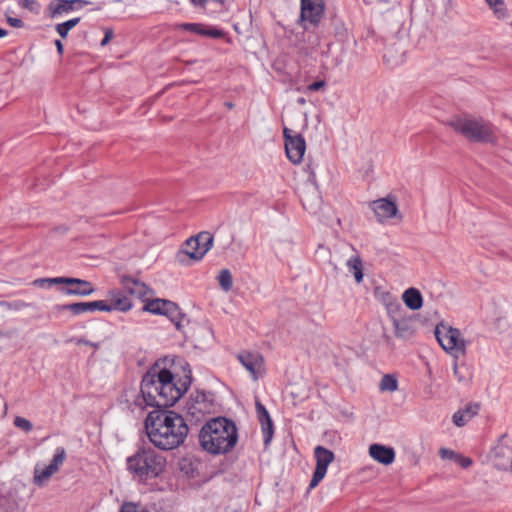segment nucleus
Instances as JSON below:
<instances>
[{
  "label": "nucleus",
  "instance_id": "obj_36",
  "mask_svg": "<svg viewBox=\"0 0 512 512\" xmlns=\"http://www.w3.org/2000/svg\"><path fill=\"white\" fill-rule=\"evenodd\" d=\"M182 29L186 31H190L195 34L203 35L204 25L199 23H183L180 26Z\"/></svg>",
  "mask_w": 512,
  "mask_h": 512
},
{
  "label": "nucleus",
  "instance_id": "obj_18",
  "mask_svg": "<svg viewBox=\"0 0 512 512\" xmlns=\"http://www.w3.org/2000/svg\"><path fill=\"white\" fill-rule=\"evenodd\" d=\"M369 455L378 463L390 465L395 460V451L392 447L381 444H372L369 447Z\"/></svg>",
  "mask_w": 512,
  "mask_h": 512
},
{
  "label": "nucleus",
  "instance_id": "obj_7",
  "mask_svg": "<svg viewBox=\"0 0 512 512\" xmlns=\"http://www.w3.org/2000/svg\"><path fill=\"white\" fill-rule=\"evenodd\" d=\"M435 337L440 346L454 358L466 354V341L459 329L440 324L435 328Z\"/></svg>",
  "mask_w": 512,
  "mask_h": 512
},
{
  "label": "nucleus",
  "instance_id": "obj_21",
  "mask_svg": "<svg viewBox=\"0 0 512 512\" xmlns=\"http://www.w3.org/2000/svg\"><path fill=\"white\" fill-rule=\"evenodd\" d=\"M402 300L407 308L419 310L423 305V297L420 291L414 287L408 288L402 294Z\"/></svg>",
  "mask_w": 512,
  "mask_h": 512
},
{
  "label": "nucleus",
  "instance_id": "obj_11",
  "mask_svg": "<svg viewBox=\"0 0 512 512\" xmlns=\"http://www.w3.org/2000/svg\"><path fill=\"white\" fill-rule=\"evenodd\" d=\"M325 4L323 0H301L300 21L304 29L310 25L316 26L323 17Z\"/></svg>",
  "mask_w": 512,
  "mask_h": 512
},
{
  "label": "nucleus",
  "instance_id": "obj_37",
  "mask_svg": "<svg viewBox=\"0 0 512 512\" xmlns=\"http://www.w3.org/2000/svg\"><path fill=\"white\" fill-rule=\"evenodd\" d=\"M19 6L31 12H38L39 4L36 0H19Z\"/></svg>",
  "mask_w": 512,
  "mask_h": 512
},
{
  "label": "nucleus",
  "instance_id": "obj_57",
  "mask_svg": "<svg viewBox=\"0 0 512 512\" xmlns=\"http://www.w3.org/2000/svg\"><path fill=\"white\" fill-rule=\"evenodd\" d=\"M28 306H29V305H28L27 303H25V302H21V303L19 304V307H28Z\"/></svg>",
  "mask_w": 512,
  "mask_h": 512
},
{
  "label": "nucleus",
  "instance_id": "obj_27",
  "mask_svg": "<svg viewBox=\"0 0 512 512\" xmlns=\"http://www.w3.org/2000/svg\"><path fill=\"white\" fill-rule=\"evenodd\" d=\"M488 6L493 10L494 15L498 19L507 17V9L503 0H485Z\"/></svg>",
  "mask_w": 512,
  "mask_h": 512
},
{
  "label": "nucleus",
  "instance_id": "obj_24",
  "mask_svg": "<svg viewBox=\"0 0 512 512\" xmlns=\"http://www.w3.org/2000/svg\"><path fill=\"white\" fill-rule=\"evenodd\" d=\"M87 4H89V2L86 0H59L57 6L53 10V15L62 12H69L75 8H81Z\"/></svg>",
  "mask_w": 512,
  "mask_h": 512
},
{
  "label": "nucleus",
  "instance_id": "obj_45",
  "mask_svg": "<svg viewBox=\"0 0 512 512\" xmlns=\"http://www.w3.org/2000/svg\"><path fill=\"white\" fill-rule=\"evenodd\" d=\"M478 410H479V405L478 404H474V405H469L467 406L463 412L464 414L468 417V418H472L474 415H476L478 413Z\"/></svg>",
  "mask_w": 512,
  "mask_h": 512
},
{
  "label": "nucleus",
  "instance_id": "obj_31",
  "mask_svg": "<svg viewBox=\"0 0 512 512\" xmlns=\"http://www.w3.org/2000/svg\"><path fill=\"white\" fill-rule=\"evenodd\" d=\"M65 459H66L65 449L63 447H58L56 449L55 455L49 465L54 469L55 472H57L59 470V467L65 461Z\"/></svg>",
  "mask_w": 512,
  "mask_h": 512
},
{
  "label": "nucleus",
  "instance_id": "obj_49",
  "mask_svg": "<svg viewBox=\"0 0 512 512\" xmlns=\"http://www.w3.org/2000/svg\"><path fill=\"white\" fill-rule=\"evenodd\" d=\"M453 373L457 377L459 382H463L466 380V377L460 373V368L456 361L453 364Z\"/></svg>",
  "mask_w": 512,
  "mask_h": 512
},
{
  "label": "nucleus",
  "instance_id": "obj_46",
  "mask_svg": "<svg viewBox=\"0 0 512 512\" xmlns=\"http://www.w3.org/2000/svg\"><path fill=\"white\" fill-rule=\"evenodd\" d=\"M326 83L323 80L315 81L307 86L308 91H318L325 87Z\"/></svg>",
  "mask_w": 512,
  "mask_h": 512
},
{
  "label": "nucleus",
  "instance_id": "obj_42",
  "mask_svg": "<svg viewBox=\"0 0 512 512\" xmlns=\"http://www.w3.org/2000/svg\"><path fill=\"white\" fill-rule=\"evenodd\" d=\"M455 462L458 463L462 468H468L472 465L473 461L469 457H465L461 454H458Z\"/></svg>",
  "mask_w": 512,
  "mask_h": 512
},
{
  "label": "nucleus",
  "instance_id": "obj_29",
  "mask_svg": "<svg viewBox=\"0 0 512 512\" xmlns=\"http://www.w3.org/2000/svg\"><path fill=\"white\" fill-rule=\"evenodd\" d=\"M219 285L222 290L225 292H228L232 289L233 286V277L228 269H223L219 272V275L217 277Z\"/></svg>",
  "mask_w": 512,
  "mask_h": 512
},
{
  "label": "nucleus",
  "instance_id": "obj_20",
  "mask_svg": "<svg viewBox=\"0 0 512 512\" xmlns=\"http://www.w3.org/2000/svg\"><path fill=\"white\" fill-rule=\"evenodd\" d=\"M197 248L196 239H192L191 237L187 239L177 255L179 261L183 262L182 256H188L190 259L195 261L201 260L208 252V248L206 247L205 249L201 250V252L198 251Z\"/></svg>",
  "mask_w": 512,
  "mask_h": 512
},
{
  "label": "nucleus",
  "instance_id": "obj_35",
  "mask_svg": "<svg viewBox=\"0 0 512 512\" xmlns=\"http://www.w3.org/2000/svg\"><path fill=\"white\" fill-rule=\"evenodd\" d=\"M180 470L181 472L185 473L188 476H194V467L193 463L188 458L181 459L180 463Z\"/></svg>",
  "mask_w": 512,
  "mask_h": 512
},
{
  "label": "nucleus",
  "instance_id": "obj_34",
  "mask_svg": "<svg viewBox=\"0 0 512 512\" xmlns=\"http://www.w3.org/2000/svg\"><path fill=\"white\" fill-rule=\"evenodd\" d=\"M62 279V277H55V278H39L33 281V285L37 287H49L51 285H57L61 284V282H56L57 280Z\"/></svg>",
  "mask_w": 512,
  "mask_h": 512
},
{
  "label": "nucleus",
  "instance_id": "obj_3",
  "mask_svg": "<svg viewBox=\"0 0 512 512\" xmlns=\"http://www.w3.org/2000/svg\"><path fill=\"white\" fill-rule=\"evenodd\" d=\"M238 441L236 424L226 417L208 420L199 432L202 449L212 455H223L233 450Z\"/></svg>",
  "mask_w": 512,
  "mask_h": 512
},
{
  "label": "nucleus",
  "instance_id": "obj_48",
  "mask_svg": "<svg viewBox=\"0 0 512 512\" xmlns=\"http://www.w3.org/2000/svg\"><path fill=\"white\" fill-rule=\"evenodd\" d=\"M225 1L226 0H211V2H216L220 4H224ZM191 2L196 6L204 7L208 2H210V0H191Z\"/></svg>",
  "mask_w": 512,
  "mask_h": 512
},
{
  "label": "nucleus",
  "instance_id": "obj_10",
  "mask_svg": "<svg viewBox=\"0 0 512 512\" xmlns=\"http://www.w3.org/2000/svg\"><path fill=\"white\" fill-rule=\"evenodd\" d=\"M314 457L316 459V467L309 484V489H314L323 480L328 466L335 460L333 451L320 445L314 448Z\"/></svg>",
  "mask_w": 512,
  "mask_h": 512
},
{
  "label": "nucleus",
  "instance_id": "obj_9",
  "mask_svg": "<svg viewBox=\"0 0 512 512\" xmlns=\"http://www.w3.org/2000/svg\"><path fill=\"white\" fill-rule=\"evenodd\" d=\"M211 405L204 392L197 391L195 395L191 394L185 406L188 420L195 423L204 420L210 412Z\"/></svg>",
  "mask_w": 512,
  "mask_h": 512
},
{
  "label": "nucleus",
  "instance_id": "obj_12",
  "mask_svg": "<svg viewBox=\"0 0 512 512\" xmlns=\"http://www.w3.org/2000/svg\"><path fill=\"white\" fill-rule=\"evenodd\" d=\"M56 282L66 285V287L61 289V292L65 295L85 297L93 294L95 291L91 282L79 278L62 277V279Z\"/></svg>",
  "mask_w": 512,
  "mask_h": 512
},
{
  "label": "nucleus",
  "instance_id": "obj_30",
  "mask_svg": "<svg viewBox=\"0 0 512 512\" xmlns=\"http://www.w3.org/2000/svg\"><path fill=\"white\" fill-rule=\"evenodd\" d=\"M80 22V18H73L68 21H65L63 23L56 25V31L57 33L62 37L66 38L68 35V32L74 28L78 23Z\"/></svg>",
  "mask_w": 512,
  "mask_h": 512
},
{
  "label": "nucleus",
  "instance_id": "obj_1",
  "mask_svg": "<svg viewBox=\"0 0 512 512\" xmlns=\"http://www.w3.org/2000/svg\"><path fill=\"white\" fill-rule=\"evenodd\" d=\"M178 365L183 375L175 382V373L167 368H160L158 364L148 370L141 381V396L135 400V405L141 409L155 407L157 410H166L172 407L188 390L192 383L190 365L183 359H178Z\"/></svg>",
  "mask_w": 512,
  "mask_h": 512
},
{
  "label": "nucleus",
  "instance_id": "obj_39",
  "mask_svg": "<svg viewBox=\"0 0 512 512\" xmlns=\"http://www.w3.org/2000/svg\"><path fill=\"white\" fill-rule=\"evenodd\" d=\"M403 55L404 53L400 51L399 55L396 56L393 54V51L391 49H388L384 54V59L386 60V62L398 63L399 61L402 60Z\"/></svg>",
  "mask_w": 512,
  "mask_h": 512
},
{
  "label": "nucleus",
  "instance_id": "obj_4",
  "mask_svg": "<svg viewBox=\"0 0 512 512\" xmlns=\"http://www.w3.org/2000/svg\"><path fill=\"white\" fill-rule=\"evenodd\" d=\"M166 467V458L150 446H141L127 458V469L140 480L158 477Z\"/></svg>",
  "mask_w": 512,
  "mask_h": 512
},
{
  "label": "nucleus",
  "instance_id": "obj_40",
  "mask_svg": "<svg viewBox=\"0 0 512 512\" xmlns=\"http://www.w3.org/2000/svg\"><path fill=\"white\" fill-rule=\"evenodd\" d=\"M347 265L349 269L352 270L353 272L357 271V269H362V261L358 256L350 258L347 261Z\"/></svg>",
  "mask_w": 512,
  "mask_h": 512
},
{
  "label": "nucleus",
  "instance_id": "obj_52",
  "mask_svg": "<svg viewBox=\"0 0 512 512\" xmlns=\"http://www.w3.org/2000/svg\"><path fill=\"white\" fill-rule=\"evenodd\" d=\"M55 46L57 48V52L62 55L63 54V51H64V47H63V44L60 40H55Z\"/></svg>",
  "mask_w": 512,
  "mask_h": 512
},
{
  "label": "nucleus",
  "instance_id": "obj_26",
  "mask_svg": "<svg viewBox=\"0 0 512 512\" xmlns=\"http://www.w3.org/2000/svg\"><path fill=\"white\" fill-rule=\"evenodd\" d=\"M192 239H196L197 249L201 252V250L208 248V251L211 249L213 245V235L208 231H203L197 234L196 236L191 237Z\"/></svg>",
  "mask_w": 512,
  "mask_h": 512
},
{
  "label": "nucleus",
  "instance_id": "obj_5",
  "mask_svg": "<svg viewBox=\"0 0 512 512\" xmlns=\"http://www.w3.org/2000/svg\"><path fill=\"white\" fill-rule=\"evenodd\" d=\"M448 124L470 141L486 143L495 141L492 124L482 118L455 117Z\"/></svg>",
  "mask_w": 512,
  "mask_h": 512
},
{
  "label": "nucleus",
  "instance_id": "obj_16",
  "mask_svg": "<svg viewBox=\"0 0 512 512\" xmlns=\"http://www.w3.org/2000/svg\"><path fill=\"white\" fill-rule=\"evenodd\" d=\"M239 362L251 373L254 380L258 379V373L263 366L264 359L257 352H242L237 356Z\"/></svg>",
  "mask_w": 512,
  "mask_h": 512
},
{
  "label": "nucleus",
  "instance_id": "obj_50",
  "mask_svg": "<svg viewBox=\"0 0 512 512\" xmlns=\"http://www.w3.org/2000/svg\"><path fill=\"white\" fill-rule=\"evenodd\" d=\"M112 37H113V31L111 29H107L105 31V36H104V38L102 39V41L100 43L101 46L107 45L108 42L112 39Z\"/></svg>",
  "mask_w": 512,
  "mask_h": 512
},
{
  "label": "nucleus",
  "instance_id": "obj_2",
  "mask_svg": "<svg viewBox=\"0 0 512 512\" xmlns=\"http://www.w3.org/2000/svg\"><path fill=\"white\" fill-rule=\"evenodd\" d=\"M144 427L149 441L163 451L181 446L189 433L186 420L171 410L149 412Z\"/></svg>",
  "mask_w": 512,
  "mask_h": 512
},
{
  "label": "nucleus",
  "instance_id": "obj_6",
  "mask_svg": "<svg viewBox=\"0 0 512 512\" xmlns=\"http://www.w3.org/2000/svg\"><path fill=\"white\" fill-rule=\"evenodd\" d=\"M383 302L385 304L387 314L392 321L395 336L400 339H410L415 333V329L412 325V318L402 316L404 312L402 305L390 293L383 295Z\"/></svg>",
  "mask_w": 512,
  "mask_h": 512
},
{
  "label": "nucleus",
  "instance_id": "obj_54",
  "mask_svg": "<svg viewBox=\"0 0 512 512\" xmlns=\"http://www.w3.org/2000/svg\"><path fill=\"white\" fill-rule=\"evenodd\" d=\"M8 32L5 29L0 28V38L5 37Z\"/></svg>",
  "mask_w": 512,
  "mask_h": 512
},
{
  "label": "nucleus",
  "instance_id": "obj_13",
  "mask_svg": "<svg viewBox=\"0 0 512 512\" xmlns=\"http://www.w3.org/2000/svg\"><path fill=\"white\" fill-rule=\"evenodd\" d=\"M107 301L105 300H96L91 302H76L70 304H62L56 305L55 310L60 311H70L73 315H80L83 313H92L95 311H104L108 309Z\"/></svg>",
  "mask_w": 512,
  "mask_h": 512
},
{
  "label": "nucleus",
  "instance_id": "obj_43",
  "mask_svg": "<svg viewBox=\"0 0 512 512\" xmlns=\"http://www.w3.org/2000/svg\"><path fill=\"white\" fill-rule=\"evenodd\" d=\"M224 33L222 30L219 29H207L204 27L203 36H209L212 38H221L223 37Z\"/></svg>",
  "mask_w": 512,
  "mask_h": 512
},
{
  "label": "nucleus",
  "instance_id": "obj_19",
  "mask_svg": "<svg viewBox=\"0 0 512 512\" xmlns=\"http://www.w3.org/2000/svg\"><path fill=\"white\" fill-rule=\"evenodd\" d=\"M122 285L126 292H128L130 295L137 296L138 298H144L148 294L153 293V291L145 283L131 277H123Z\"/></svg>",
  "mask_w": 512,
  "mask_h": 512
},
{
  "label": "nucleus",
  "instance_id": "obj_51",
  "mask_svg": "<svg viewBox=\"0 0 512 512\" xmlns=\"http://www.w3.org/2000/svg\"><path fill=\"white\" fill-rule=\"evenodd\" d=\"M354 277L357 283H360L363 280V272L362 269H357V271L353 272Z\"/></svg>",
  "mask_w": 512,
  "mask_h": 512
},
{
  "label": "nucleus",
  "instance_id": "obj_47",
  "mask_svg": "<svg viewBox=\"0 0 512 512\" xmlns=\"http://www.w3.org/2000/svg\"><path fill=\"white\" fill-rule=\"evenodd\" d=\"M75 343L77 345H87V346H91L93 347L94 349H98L99 348V343H94V342H91L89 340H86L84 338H77L75 339Z\"/></svg>",
  "mask_w": 512,
  "mask_h": 512
},
{
  "label": "nucleus",
  "instance_id": "obj_33",
  "mask_svg": "<svg viewBox=\"0 0 512 512\" xmlns=\"http://www.w3.org/2000/svg\"><path fill=\"white\" fill-rule=\"evenodd\" d=\"M119 512H149L144 506L134 502H124Z\"/></svg>",
  "mask_w": 512,
  "mask_h": 512
},
{
  "label": "nucleus",
  "instance_id": "obj_22",
  "mask_svg": "<svg viewBox=\"0 0 512 512\" xmlns=\"http://www.w3.org/2000/svg\"><path fill=\"white\" fill-rule=\"evenodd\" d=\"M164 315L167 316L172 323H174L178 330H181L183 326L182 323L185 320L186 315L181 311L176 303L170 301Z\"/></svg>",
  "mask_w": 512,
  "mask_h": 512
},
{
  "label": "nucleus",
  "instance_id": "obj_53",
  "mask_svg": "<svg viewBox=\"0 0 512 512\" xmlns=\"http://www.w3.org/2000/svg\"><path fill=\"white\" fill-rule=\"evenodd\" d=\"M225 512H242L241 508L240 507H227L225 509Z\"/></svg>",
  "mask_w": 512,
  "mask_h": 512
},
{
  "label": "nucleus",
  "instance_id": "obj_17",
  "mask_svg": "<svg viewBox=\"0 0 512 512\" xmlns=\"http://www.w3.org/2000/svg\"><path fill=\"white\" fill-rule=\"evenodd\" d=\"M108 295L110 297V303L107 302V307L109 308L106 309L105 312H111L113 310L127 312L133 306L130 298L119 289L110 290Z\"/></svg>",
  "mask_w": 512,
  "mask_h": 512
},
{
  "label": "nucleus",
  "instance_id": "obj_58",
  "mask_svg": "<svg viewBox=\"0 0 512 512\" xmlns=\"http://www.w3.org/2000/svg\"><path fill=\"white\" fill-rule=\"evenodd\" d=\"M310 179L315 180V174H314V173H312V174L310 175Z\"/></svg>",
  "mask_w": 512,
  "mask_h": 512
},
{
  "label": "nucleus",
  "instance_id": "obj_38",
  "mask_svg": "<svg viewBox=\"0 0 512 512\" xmlns=\"http://www.w3.org/2000/svg\"><path fill=\"white\" fill-rule=\"evenodd\" d=\"M469 419L470 418H468L461 410L457 411L453 415V423L458 427L464 426Z\"/></svg>",
  "mask_w": 512,
  "mask_h": 512
},
{
  "label": "nucleus",
  "instance_id": "obj_56",
  "mask_svg": "<svg viewBox=\"0 0 512 512\" xmlns=\"http://www.w3.org/2000/svg\"><path fill=\"white\" fill-rule=\"evenodd\" d=\"M297 102H298L299 104H304V103H305V99H304V98H299V99L297 100Z\"/></svg>",
  "mask_w": 512,
  "mask_h": 512
},
{
  "label": "nucleus",
  "instance_id": "obj_41",
  "mask_svg": "<svg viewBox=\"0 0 512 512\" xmlns=\"http://www.w3.org/2000/svg\"><path fill=\"white\" fill-rule=\"evenodd\" d=\"M439 455L442 459H450V460H453L455 461L458 453H456L455 451L453 450H450V449H447V448H441L439 450Z\"/></svg>",
  "mask_w": 512,
  "mask_h": 512
},
{
  "label": "nucleus",
  "instance_id": "obj_14",
  "mask_svg": "<svg viewBox=\"0 0 512 512\" xmlns=\"http://www.w3.org/2000/svg\"><path fill=\"white\" fill-rule=\"evenodd\" d=\"M255 408L264 436L263 443L267 447L271 443L274 434L273 422L269 412L260 401H256Z\"/></svg>",
  "mask_w": 512,
  "mask_h": 512
},
{
  "label": "nucleus",
  "instance_id": "obj_44",
  "mask_svg": "<svg viewBox=\"0 0 512 512\" xmlns=\"http://www.w3.org/2000/svg\"><path fill=\"white\" fill-rule=\"evenodd\" d=\"M6 21L11 27L14 28H22L24 26V22L21 19L9 15H6Z\"/></svg>",
  "mask_w": 512,
  "mask_h": 512
},
{
  "label": "nucleus",
  "instance_id": "obj_8",
  "mask_svg": "<svg viewBox=\"0 0 512 512\" xmlns=\"http://www.w3.org/2000/svg\"><path fill=\"white\" fill-rule=\"evenodd\" d=\"M283 136L288 159L294 164L300 163L306 150L304 137L287 127L283 129Z\"/></svg>",
  "mask_w": 512,
  "mask_h": 512
},
{
  "label": "nucleus",
  "instance_id": "obj_32",
  "mask_svg": "<svg viewBox=\"0 0 512 512\" xmlns=\"http://www.w3.org/2000/svg\"><path fill=\"white\" fill-rule=\"evenodd\" d=\"M13 424H14L15 427L23 430L26 433L32 431V429H33L32 422L29 421L28 419L24 418V417H21V416L15 417L14 421H13Z\"/></svg>",
  "mask_w": 512,
  "mask_h": 512
},
{
  "label": "nucleus",
  "instance_id": "obj_15",
  "mask_svg": "<svg viewBox=\"0 0 512 512\" xmlns=\"http://www.w3.org/2000/svg\"><path fill=\"white\" fill-rule=\"evenodd\" d=\"M370 205L379 222L392 218L398 213L395 201L386 198L375 200Z\"/></svg>",
  "mask_w": 512,
  "mask_h": 512
},
{
  "label": "nucleus",
  "instance_id": "obj_55",
  "mask_svg": "<svg viewBox=\"0 0 512 512\" xmlns=\"http://www.w3.org/2000/svg\"><path fill=\"white\" fill-rule=\"evenodd\" d=\"M228 109H232L234 107V104L231 102H225L224 104Z\"/></svg>",
  "mask_w": 512,
  "mask_h": 512
},
{
  "label": "nucleus",
  "instance_id": "obj_23",
  "mask_svg": "<svg viewBox=\"0 0 512 512\" xmlns=\"http://www.w3.org/2000/svg\"><path fill=\"white\" fill-rule=\"evenodd\" d=\"M169 302H170V300H165V299H160V298L146 300L143 310L150 312L152 314L164 315L166 308L169 305Z\"/></svg>",
  "mask_w": 512,
  "mask_h": 512
},
{
  "label": "nucleus",
  "instance_id": "obj_25",
  "mask_svg": "<svg viewBox=\"0 0 512 512\" xmlns=\"http://www.w3.org/2000/svg\"><path fill=\"white\" fill-rule=\"evenodd\" d=\"M54 473L56 472L50 465L46 466L41 470L39 469L38 466H36L34 469L33 483L36 486L41 487Z\"/></svg>",
  "mask_w": 512,
  "mask_h": 512
},
{
  "label": "nucleus",
  "instance_id": "obj_28",
  "mask_svg": "<svg viewBox=\"0 0 512 512\" xmlns=\"http://www.w3.org/2000/svg\"><path fill=\"white\" fill-rule=\"evenodd\" d=\"M379 389L381 391L394 392L398 389V381L394 375L386 374L382 377Z\"/></svg>",
  "mask_w": 512,
  "mask_h": 512
}]
</instances>
